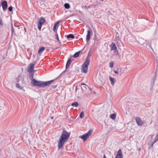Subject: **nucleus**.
Here are the masks:
<instances>
[{
    "mask_svg": "<svg viewBox=\"0 0 158 158\" xmlns=\"http://www.w3.org/2000/svg\"><path fill=\"white\" fill-rule=\"evenodd\" d=\"M70 133L67 132L65 129H64L59 139L58 142V148L60 149L64 146L65 142L69 138Z\"/></svg>",
    "mask_w": 158,
    "mask_h": 158,
    "instance_id": "f257e3e1",
    "label": "nucleus"
},
{
    "mask_svg": "<svg viewBox=\"0 0 158 158\" xmlns=\"http://www.w3.org/2000/svg\"><path fill=\"white\" fill-rule=\"evenodd\" d=\"M54 81L52 80L44 82L43 81H37L35 79H33L31 82V84L35 86H37L39 87H44L51 84Z\"/></svg>",
    "mask_w": 158,
    "mask_h": 158,
    "instance_id": "f03ea898",
    "label": "nucleus"
},
{
    "mask_svg": "<svg viewBox=\"0 0 158 158\" xmlns=\"http://www.w3.org/2000/svg\"><path fill=\"white\" fill-rule=\"evenodd\" d=\"M54 81L52 80L44 82L43 81H37L35 79H33L31 82V84L35 86H37L39 87H44L51 84Z\"/></svg>",
    "mask_w": 158,
    "mask_h": 158,
    "instance_id": "7ed1b4c3",
    "label": "nucleus"
},
{
    "mask_svg": "<svg viewBox=\"0 0 158 158\" xmlns=\"http://www.w3.org/2000/svg\"><path fill=\"white\" fill-rule=\"evenodd\" d=\"M89 63V55L87 57L86 60L81 66V71L82 73H87L88 66Z\"/></svg>",
    "mask_w": 158,
    "mask_h": 158,
    "instance_id": "20e7f679",
    "label": "nucleus"
},
{
    "mask_svg": "<svg viewBox=\"0 0 158 158\" xmlns=\"http://www.w3.org/2000/svg\"><path fill=\"white\" fill-rule=\"evenodd\" d=\"M93 132V130H90L86 133L81 136L80 138L83 139L84 142L91 135Z\"/></svg>",
    "mask_w": 158,
    "mask_h": 158,
    "instance_id": "39448f33",
    "label": "nucleus"
},
{
    "mask_svg": "<svg viewBox=\"0 0 158 158\" xmlns=\"http://www.w3.org/2000/svg\"><path fill=\"white\" fill-rule=\"evenodd\" d=\"M153 135L152 137V140L149 143V145L151 147H152L154 143L158 141V135H157L154 139H152Z\"/></svg>",
    "mask_w": 158,
    "mask_h": 158,
    "instance_id": "423d86ee",
    "label": "nucleus"
},
{
    "mask_svg": "<svg viewBox=\"0 0 158 158\" xmlns=\"http://www.w3.org/2000/svg\"><path fill=\"white\" fill-rule=\"evenodd\" d=\"M45 21V19L44 18L41 17L40 20L38 22V27L40 30L42 25L44 23Z\"/></svg>",
    "mask_w": 158,
    "mask_h": 158,
    "instance_id": "0eeeda50",
    "label": "nucleus"
},
{
    "mask_svg": "<svg viewBox=\"0 0 158 158\" xmlns=\"http://www.w3.org/2000/svg\"><path fill=\"white\" fill-rule=\"evenodd\" d=\"M35 64H29L28 67L27 71L29 73H31L34 70Z\"/></svg>",
    "mask_w": 158,
    "mask_h": 158,
    "instance_id": "6e6552de",
    "label": "nucleus"
},
{
    "mask_svg": "<svg viewBox=\"0 0 158 158\" xmlns=\"http://www.w3.org/2000/svg\"><path fill=\"white\" fill-rule=\"evenodd\" d=\"M92 30L89 27V29L87 31V33L86 35V41L88 42L90 38V34L92 33Z\"/></svg>",
    "mask_w": 158,
    "mask_h": 158,
    "instance_id": "1a4fd4ad",
    "label": "nucleus"
},
{
    "mask_svg": "<svg viewBox=\"0 0 158 158\" xmlns=\"http://www.w3.org/2000/svg\"><path fill=\"white\" fill-rule=\"evenodd\" d=\"M136 122L138 125L140 126H142L144 125L145 123H146L145 122L143 121L142 119H135Z\"/></svg>",
    "mask_w": 158,
    "mask_h": 158,
    "instance_id": "9d476101",
    "label": "nucleus"
},
{
    "mask_svg": "<svg viewBox=\"0 0 158 158\" xmlns=\"http://www.w3.org/2000/svg\"><path fill=\"white\" fill-rule=\"evenodd\" d=\"M110 50L111 51L114 50V52H118V50L116 46L115 43H112L110 45Z\"/></svg>",
    "mask_w": 158,
    "mask_h": 158,
    "instance_id": "9b49d317",
    "label": "nucleus"
},
{
    "mask_svg": "<svg viewBox=\"0 0 158 158\" xmlns=\"http://www.w3.org/2000/svg\"><path fill=\"white\" fill-rule=\"evenodd\" d=\"M3 9L4 10H6L7 8V3L6 1H4L1 3Z\"/></svg>",
    "mask_w": 158,
    "mask_h": 158,
    "instance_id": "f8f14e48",
    "label": "nucleus"
},
{
    "mask_svg": "<svg viewBox=\"0 0 158 158\" xmlns=\"http://www.w3.org/2000/svg\"><path fill=\"white\" fill-rule=\"evenodd\" d=\"M115 158H123V155L121 149H119L118 151L117 155Z\"/></svg>",
    "mask_w": 158,
    "mask_h": 158,
    "instance_id": "ddd939ff",
    "label": "nucleus"
},
{
    "mask_svg": "<svg viewBox=\"0 0 158 158\" xmlns=\"http://www.w3.org/2000/svg\"><path fill=\"white\" fill-rule=\"evenodd\" d=\"M45 49L44 47H40L38 51V53L39 56H40L42 53L44 52Z\"/></svg>",
    "mask_w": 158,
    "mask_h": 158,
    "instance_id": "4468645a",
    "label": "nucleus"
},
{
    "mask_svg": "<svg viewBox=\"0 0 158 158\" xmlns=\"http://www.w3.org/2000/svg\"><path fill=\"white\" fill-rule=\"evenodd\" d=\"M109 78L111 84L112 85H114L115 81V79L114 78L112 77H110Z\"/></svg>",
    "mask_w": 158,
    "mask_h": 158,
    "instance_id": "2eb2a0df",
    "label": "nucleus"
},
{
    "mask_svg": "<svg viewBox=\"0 0 158 158\" xmlns=\"http://www.w3.org/2000/svg\"><path fill=\"white\" fill-rule=\"evenodd\" d=\"M71 62H72V61H71V60L70 59V58H69L68 59V60L67 61V62L66 64V69H67V68H68L69 67V65L71 63Z\"/></svg>",
    "mask_w": 158,
    "mask_h": 158,
    "instance_id": "dca6fc26",
    "label": "nucleus"
},
{
    "mask_svg": "<svg viewBox=\"0 0 158 158\" xmlns=\"http://www.w3.org/2000/svg\"><path fill=\"white\" fill-rule=\"evenodd\" d=\"M60 22V21H57L53 27V29L54 32L56 31V27L59 24Z\"/></svg>",
    "mask_w": 158,
    "mask_h": 158,
    "instance_id": "f3484780",
    "label": "nucleus"
},
{
    "mask_svg": "<svg viewBox=\"0 0 158 158\" xmlns=\"http://www.w3.org/2000/svg\"><path fill=\"white\" fill-rule=\"evenodd\" d=\"M78 104L77 102H74L71 104V106L73 107H77L78 106Z\"/></svg>",
    "mask_w": 158,
    "mask_h": 158,
    "instance_id": "a211bd4d",
    "label": "nucleus"
},
{
    "mask_svg": "<svg viewBox=\"0 0 158 158\" xmlns=\"http://www.w3.org/2000/svg\"><path fill=\"white\" fill-rule=\"evenodd\" d=\"M80 52V51H79V52H76L74 55V56H73L74 57H75V58H77V57H78L79 55Z\"/></svg>",
    "mask_w": 158,
    "mask_h": 158,
    "instance_id": "6ab92c4d",
    "label": "nucleus"
},
{
    "mask_svg": "<svg viewBox=\"0 0 158 158\" xmlns=\"http://www.w3.org/2000/svg\"><path fill=\"white\" fill-rule=\"evenodd\" d=\"M67 38H72V39H74V36L72 34H70L69 35H68L67 36Z\"/></svg>",
    "mask_w": 158,
    "mask_h": 158,
    "instance_id": "aec40b11",
    "label": "nucleus"
},
{
    "mask_svg": "<svg viewBox=\"0 0 158 158\" xmlns=\"http://www.w3.org/2000/svg\"><path fill=\"white\" fill-rule=\"evenodd\" d=\"M110 118H116V114H110Z\"/></svg>",
    "mask_w": 158,
    "mask_h": 158,
    "instance_id": "412c9836",
    "label": "nucleus"
},
{
    "mask_svg": "<svg viewBox=\"0 0 158 158\" xmlns=\"http://www.w3.org/2000/svg\"><path fill=\"white\" fill-rule=\"evenodd\" d=\"M64 6L65 8L67 9H69L70 7V6L69 4L67 3H65L64 5Z\"/></svg>",
    "mask_w": 158,
    "mask_h": 158,
    "instance_id": "4be33fe9",
    "label": "nucleus"
},
{
    "mask_svg": "<svg viewBox=\"0 0 158 158\" xmlns=\"http://www.w3.org/2000/svg\"><path fill=\"white\" fill-rule=\"evenodd\" d=\"M84 114L83 111L81 112L80 114V117L81 118H82L84 117Z\"/></svg>",
    "mask_w": 158,
    "mask_h": 158,
    "instance_id": "5701e85b",
    "label": "nucleus"
},
{
    "mask_svg": "<svg viewBox=\"0 0 158 158\" xmlns=\"http://www.w3.org/2000/svg\"><path fill=\"white\" fill-rule=\"evenodd\" d=\"M11 31H12V34L13 35H15V33L14 32V27L12 25H11Z\"/></svg>",
    "mask_w": 158,
    "mask_h": 158,
    "instance_id": "b1692460",
    "label": "nucleus"
},
{
    "mask_svg": "<svg viewBox=\"0 0 158 158\" xmlns=\"http://www.w3.org/2000/svg\"><path fill=\"white\" fill-rule=\"evenodd\" d=\"M16 88H19L20 89H22V87L19 84H18V83H17L16 85Z\"/></svg>",
    "mask_w": 158,
    "mask_h": 158,
    "instance_id": "393cba45",
    "label": "nucleus"
},
{
    "mask_svg": "<svg viewBox=\"0 0 158 158\" xmlns=\"http://www.w3.org/2000/svg\"><path fill=\"white\" fill-rule=\"evenodd\" d=\"M81 88L82 90L84 91L86 89V87L83 86H81Z\"/></svg>",
    "mask_w": 158,
    "mask_h": 158,
    "instance_id": "a878e982",
    "label": "nucleus"
},
{
    "mask_svg": "<svg viewBox=\"0 0 158 158\" xmlns=\"http://www.w3.org/2000/svg\"><path fill=\"white\" fill-rule=\"evenodd\" d=\"M109 66L110 68H112L113 66V62H110Z\"/></svg>",
    "mask_w": 158,
    "mask_h": 158,
    "instance_id": "bb28decb",
    "label": "nucleus"
},
{
    "mask_svg": "<svg viewBox=\"0 0 158 158\" xmlns=\"http://www.w3.org/2000/svg\"><path fill=\"white\" fill-rule=\"evenodd\" d=\"M55 37H56V39H57V40L58 41H59V38H58V34L57 33L56 34V35H55Z\"/></svg>",
    "mask_w": 158,
    "mask_h": 158,
    "instance_id": "cd10ccee",
    "label": "nucleus"
},
{
    "mask_svg": "<svg viewBox=\"0 0 158 158\" xmlns=\"http://www.w3.org/2000/svg\"><path fill=\"white\" fill-rule=\"evenodd\" d=\"M12 9H13V8H12V7L11 6H10L9 8H8V10H9L10 11H12Z\"/></svg>",
    "mask_w": 158,
    "mask_h": 158,
    "instance_id": "c85d7f7f",
    "label": "nucleus"
},
{
    "mask_svg": "<svg viewBox=\"0 0 158 158\" xmlns=\"http://www.w3.org/2000/svg\"><path fill=\"white\" fill-rule=\"evenodd\" d=\"M89 54V57L90 58V57L91 56V54H90V51L88 52V55L87 57H88V56Z\"/></svg>",
    "mask_w": 158,
    "mask_h": 158,
    "instance_id": "c756f323",
    "label": "nucleus"
},
{
    "mask_svg": "<svg viewBox=\"0 0 158 158\" xmlns=\"http://www.w3.org/2000/svg\"><path fill=\"white\" fill-rule=\"evenodd\" d=\"M114 72L116 74H118V72L117 71L114 70Z\"/></svg>",
    "mask_w": 158,
    "mask_h": 158,
    "instance_id": "7c9ffc66",
    "label": "nucleus"
},
{
    "mask_svg": "<svg viewBox=\"0 0 158 158\" xmlns=\"http://www.w3.org/2000/svg\"><path fill=\"white\" fill-rule=\"evenodd\" d=\"M81 85H86L85 83H82L81 84Z\"/></svg>",
    "mask_w": 158,
    "mask_h": 158,
    "instance_id": "2f4dec72",
    "label": "nucleus"
},
{
    "mask_svg": "<svg viewBox=\"0 0 158 158\" xmlns=\"http://www.w3.org/2000/svg\"><path fill=\"white\" fill-rule=\"evenodd\" d=\"M77 86H76V91H77Z\"/></svg>",
    "mask_w": 158,
    "mask_h": 158,
    "instance_id": "473e14b6",
    "label": "nucleus"
},
{
    "mask_svg": "<svg viewBox=\"0 0 158 158\" xmlns=\"http://www.w3.org/2000/svg\"><path fill=\"white\" fill-rule=\"evenodd\" d=\"M88 88H89V89L90 90V91H91L92 90V89L90 88L89 87H88Z\"/></svg>",
    "mask_w": 158,
    "mask_h": 158,
    "instance_id": "72a5a7b5",
    "label": "nucleus"
},
{
    "mask_svg": "<svg viewBox=\"0 0 158 158\" xmlns=\"http://www.w3.org/2000/svg\"><path fill=\"white\" fill-rule=\"evenodd\" d=\"M104 158H106L105 155H104Z\"/></svg>",
    "mask_w": 158,
    "mask_h": 158,
    "instance_id": "f704fd0d",
    "label": "nucleus"
},
{
    "mask_svg": "<svg viewBox=\"0 0 158 158\" xmlns=\"http://www.w3.org/2000/svg\"><path fill=\"white\" fill-rule=\"evenodd\" d=\"M24 30H25V31H26V28L25 27H24Z\"/></svg>",
    "mask_w": 158,
    "mask_h": 158,
    "instance_id": "c9c22d12",
    "label": "nucleus"
},
{
    "mask_svg": "<svg viewBox=\"0 0 158 158\" xmlns=\"http://www.w3.org/2000/svg\"><path fill=\"white\" fill-rule=\"evenodd\" d=\"M136 119H137V118H139V117H136Z\"/></svg>",
    "mask_w": 158,
    "mask_h": 158,
    "instance_id": "e433bc0d",
    "label": "nucleus"
},
{
    "mask_svg": "<svg viewBox=\"0 0 158 158\" xmlns=\"http://www.w3.org/2000/svg\"><path fill=\"white\" fill-rule=\"evenodd\" d=\"M51 118L53 119V117H52Z\"/></svg>",
    "mask_w": 158,
    "mask_h": 158,
    "instance_id": "4c0bfd02",
    "label": "nucleus"
},
{
    "mask_svg": "<svg viewBox=\"0 0 158 158\" xmlns=\"http://www.w3.org/2000/svg\"><path fill=\"white\" fill-rule=\"evenodd\" d=\"M101 0L103 1H104V0Z\"/></svg>",
    "mask_w": 158,
    "mask_h": 158,
    "instance_id": "58836bf2",
    "label": "nucleus"
}]
</instances>
